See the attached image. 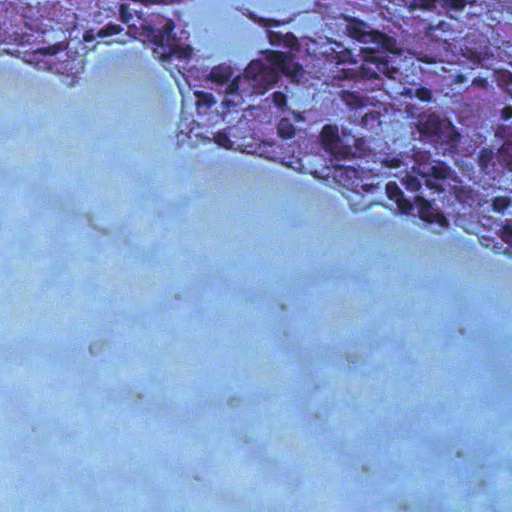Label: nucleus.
Returning <instances> with one entry per match:
<instances>
[{
    "instance_id": "obj_1",
    "label": "nucleus",
    "mask_w": 512,
    "mask_h": 512,
    "mask_svg": "<svg viewBox=\"0 0 512 512\" xmlns=\"http://www.w3.org/2000/svg\"><path fill=\"white\" fill-rule=\"evenodd\" d=\"M225 98L221 106L222 112L216 111V101L214 96L205 91H196V112L200 118L205 117V124L213 125L224 121L226 115L231 112L254 108L253 106L244 107L245 98L256 93V59H252L247 67L245 76H236L228 84L225 90Z\"/></svg>"
},
{
    "instance_id": "obj_2",
    "label": "nucleus",
    "mask_w": 512,
    "mask_h": 512,
    "mask_svg": "<svg viewBox=\"0 0 512 512\" xmlns=\"http://www.w3.org/2000/svg\"><path fill=\"white\" fill-rule=\"evenodd\" d=\"M175 28L174 21L169 19L164 26L153 33L152 42L156 45L154 53L159 55L162 62L176 57L178 59H189L193 54L191 46H180L178 39L173 34Z\"/></svg>"
},
{
    "instance_id": "obj_3",
    "label": "nucleus",
    "mask_w": 512,
    "mask_h": 512,
    "mask_svg": "<svg viewBox=\"0 0 512 512\" xmlns=\"http://www.w3.org/2000/svg\"><path fill=\"white\" fill-rule=\"evenodd\" d=\"M399 74V69L392 65L387 55L374 50L365 53L364 62L359 70L360 77L366 80L378 79L380 75L396 79Z\"/></svg>"
},
{
    "instance_id": "obj_4",
    "label": "nucleus",
    "mask_w": 512,
    "mask_h": 512,
    "mask_svg": "<svg viewBox=\"0 0 512 512\" xmlns=\"http://www.w3.org/2000/svg\"><path fill=\"white\" fill-rule=\"evenodd\" d=\"M265 58L279 75L296 76L301 71V66L295 61L293 55L281 51H266Z\"/></svg>"
},
{
    "instance_id": "obj_5",
    "label": "nucleus",
    "mask_w": 512,
    "mask_h": 512,
    "mask_svg": "<svg viewBox=\"0 0 512 512\" xmlns=\"http://www.w3.org/2000/svg\"><path fill=\"white\" fill-rule=\"evenodd\" d=\"M319 138L323 149L334 158L339 159L348 153L347 148L341 144L342 141L336 125H324Z\"/></svg>"
},
{
    "instance_id": "obj_6",
    "label": "nucleus",
    "mask_w": 512,
    "mask_h": 512,
    "mask_svg": "<svg viewBox=\"0 0 512 512\" xmlns=\"http://www.w3.org/2000/svg\"><path fill=\"white\" fill-rule=\"evenodd\" d=\"M419 131L430 137L435 143L442 144L446 142L448 148H455L459 142V134L455 130H450L447 140L443 139L441 123L437 119H429L420 124Z\"/></svg>"
},
{
    "instance_id": "obj_7",
    "label": "nucleus",
    "mask_w": 512,
    "mask_h": 512,
    "mask_svg": "<svg viewBox=\"0 0 512 512\" xmlns=\"http://www.w3.org/2000/svg\"><path fill=\"white\" fill-rule=\"evenodd\" d=\"M333 176L336 181L344 188L351 191H358L360 188L368 191L362 184V178L359 170L351 166H337L334 169Z\"/></svg>"
},
{
    "instance_id": "obj_8",
    "label": "nucleus",
    "mask_w": 512,
    "mask_h": 512,
    "mask_svg": "<svg viewBox=\"0 0 512 512\" xmlns=\"http://www.w3.org/2000/svg\"><path fill=\"white\" fill-rule=\"evenodd\" d=\"M280 79V75L275 68L265 66L258 59V95L265 94Z\"/></svg>"
},
{
    "instance_id": "obj_9",
    "label": "nucleus",
    "mask_w": 512,
    "mask_h": 512,
    "mask_svg": "<svg viewBox=\"0 0 512 512\" xmlns=\"http://www.w3.org/2000/svg\"><path fill=\"white\" fill-rule=\"evenodd\" d=\"M367 43L374 44L376 48L385 52L399 53L396 40L384 32L371 30Z\"/></svg>"
},
{
    "instance_id": "obj_10",
    "label": "nucleus",
    "mask_w": 512,
    "mask_h": 512,
    "mask_svg": "<svg viewBox=\"0 0 512 512\" xmlns=\"http://www.w3.org/2000/svg\"><path fill=\"white\" fill-rule=\"evenodd\" d=\"M367 43L374 44L376 48L385 52L399 53L396 40L384 32L371 30Z\"/></svg>"
},
{
    "instance_id": "obj_11",
    "label": "nucleus",
    "mask_w": 512,
    "mask_h": 512,
    "mask_svg": "<svg viewBox=\"0 0 512 512\" xmlns=\"http://www.w3.org/2000/svg\"><path fill=\"white\" fill-rule=\"evenodd\" d=\"M418 212L420 219L425 222H437L442 226L448 225V221L445 216L435 213L431 203L424 198H418Z\"/></svg>"
},
{
    "instance_id": "obj_12",
    "label": "nucleus",
    "mask_w": 512,
    "mask_h": 512,
    "mask_svg": "<svg viewBox=\"0 0 512 512\" xmlns=\"http://www.w3.org/2000/svg\"><path fill=\"white\" fill-rule=\"evenodd\" d=\"M233 69L229 65L220 64L217 66H214L209 75L208 78L212 82L222 85L224 83H227L230 78L232 77Z\"/></svg>"
},
{
    "instance_id": "obj_13",
    "label": "nucleus",
    "mask_w": 512,
    "mask_h": 512,
    "mask_svg": "<svg viewBox=\"0 0 512 512\" xmlns=\"http://www.w3.org/2000/svg\"><path fill=\"white\" fill-rule=\"evenodd\" d=\"M342 100L350 108L358 110L368 105V99L358 92L343 91Z\"/></svg>"
},
{
    "instance_id": "obj_14",
    "label": "nucleus",
    "mask_w": 512,
    "mask_h": 512,
    "mask_svg": "<svg viewBox=\"0 0 512 512\" xmlns=\"http://www.w3.org/2000/svg\"><path fill=\"white\" fill-rule=\"evenodd\" d=\"M367 28V24L363 21H355L348 25V32L349 35L358 42L367 43L370 34Z\"/></svg>"
},
{
    "instance_id": "obj_15",
    "label": "nucleus",
    "mask_w": 512,
    "mask_h": 512,
    "mask_svg": "<svg viewBox=\"0 0 512 512\" xmlns=\"http://www.w3.org/2000/svg\"><path fill=\"white\" fill-rule=\"evenodd\" d=\"M363 128L372 130L381 125V114L378 111L366 112L361 118Z\"/></svg>"
},
{
    "instance_id": "obj_16",
    "label": "nucleus",
    "mask_w": 512,
    "mask_h": 512,
    "mask_svg": "<svg viewBox=\"0 0 512 512\" xmlns=\"http://www.w3.org/2000/svg\"><path fill=\"white\" fill-rule=\"evenodd\" d=\"M278 135L283 140H288L295 135V126L287 118H282L277 125Z\"/></svg>"
},
{
    "instance_id": "obj_17",
    "label": "nucleus",
    "mask_w": 512,
    "mask_h": 512,
    "mask_svg": "<svg viewBox=\"0 0 512 512\" xmlns=\"http://www.w3.org/2000/svg\"><path fill=\"white\" fill-rule=\"evenodd\" d=\"M123 31V27L119 24L108 23L97 32V37L105 38L117 35Z\"/></svg>"
},
{
    "instance_id": "obj_18",
    "label": "nucleus",
    "mask_w": 512,
    "mask_h": 512,
    "mask_svg": "<svg viewBox=\"0 0 512 512\" xmlns=\"http://www.w3.org/2000/svg\"><path fill=\"white\" fill-rule=\"evenodd\" d=\"M386 195L389 200L396 202L401 199L404 194L400 187L395 182H388L385 187Z\"/></svg>"
},
{
    "instance_id": "obj_19",
    "label": "nucleus",
    "mask_w": 512,
    "mask_h": 512,
    "mask_svg": "<svg viewBox=\"0 0 512 512\" xmlns=\"http://www.w3.org/2000/svg\"><path fill=\"white\" fill-rule=\"evenodd\" d=\"M214 142L225 149H232L234 144L225 130L219 131L215 134Z\"/></svg>"
},
{
    "instance_id": "obj_20",
    "label": "nucleus",
    "mask_w": 512,
    "mask_h": 512,
    "mask_svg": "<svg viewBox=\"0 0 512 512\" xmlns=\"http://www.w3.org/2000/svg\"><path fill=\"white\" fill-rule=\"evenodd\" d=\"M510 199L506 196H497L492 200L493 210L496 212H503L510 206Z\"/></svg>"
},
{
    "instance_id": "obj_21",
    "label": "nucleus",
    "mask_w": 512,
    "mask_h": 512,
    "mask_svg": "<svg viewBox=\"0 0 512 512\" xmlns=\"http://www.w3.org/2000/svg\"><path fill=\"white\" fill-rule=\"evenodd\" d=\"M272 101L277 108L284 110L287 105L286 94L281 91H276L272 94Z\"/></svg>"
},
{
    "instance_id": "obj_22",
    "label": "nucleus",
    "mask_w": 512,
    "mask_h": 512,
    "mask_svg": "<svg viewBox=\"0 0 512 512\" xmlns=\"http://www.w3.org/2000/svg\"><path fill=\"white\" fill-rule=\"evenodd\" d=\"M431 175L438 180H444L448 176V168L444 165H434L431 168Z\"/></svg>"
},
{
    "instance_id": "obj_23",
    "label": "nucleus",
    "mask_w": 512,
    "mask_h": 512,
    "mask_svg": "<svg viewBox=\"0 0 512 512\" xmlns=\"http://www.w3.org/2000/svg\"><path fill=\"white\" fill-rule=\"evenodd\" d=\"M415 96L421 102H430L432 99V91L426 87H419L415 90Z\"/></svg>"
},
{
    "instance_id": "obj_24",
    "label": "nucleus",
    "mask_w": 512,
    "mask_h": 512,
    "mask_svg": "<svg viewBox=\"0 0 512 512\" xmlns=\"http://www.w3.org/2000/svg\"><path fill=\"white\" fill-rule=\"evenodd\" d=\"M395 203L397 204L399 211L404 215L410 214L413 210V204L404 196Z\"/></svg>"
},
{
    "instance_id": "obj_25",
    "label": "nucleus",
    "mask_w": 512,
    "mask_h": 512,
    "mask_svg": "<svg viewBox=\"0 0 512 512\" xmlns=\"http://www.w3.org/2000/svg\"><path fill=\"white\" fill-rule=\"evenodd\" d=\"M254 137L251 135L249 142H241L237 146L240 149V151L247 153V154H254L256 153V143L254 142Z\"/></svg>"
},
{
    "instance_id": "obj_26",
    "label": "nucleus",
    "mask_w": 512,
    "mask_h": 512,
    "mask_svg": "<svg viewBox=\"0 0 512 512\" xmlns=\"http://www.w3.org/2000/svg\"><path fill=\"white\" fill-rule=\"evenodd\" d=\"M284 34L280 32L268 31V39L271 45L281 46Z\"/></svg>"
},
{
    "instance_id": "obj_27",
    "label": "nucleus",
    "mask_w": 512,
    "mask_h": 512,
    "mask_svg": "<svg viewBox=\"0 0 512 512\" xmlns=\"http://www.w3.org/2000/svg\"><path fill=\"white\" fill-rule=\"evenodd\" d=\"M297 45V38L292 33H286L283 36L282 44L281 46L287 47V48H293Z\"/></svg>"
},
{
    "instance_id": "obj_28",
    "label": "nucleus",
    "mask_w": 512,
    "mask_h": 512,
    "mask_svg": "<svg viewBox=\"0 0 512 512\" xmlns=\"http://www.w3.org/2000/svg\"><path fill=\"white\" fill-rule=\"evenodd\" d=\"M120 19L123 23L128 24L130 20L133 18L132 13L129 11L128 7L125 4H122L119 9Z\"/></svg>"
},
{
    "instance_id": "obj_29",
    "label": "nucleus",
    "mask_w": 512,
    "mask_h": 512,
    "mask_svg": "<svg viewBox=\"0 0 512 512\" xmlns=\"http://www.w3.org/2000/svg\"><path fill=\"white\" fill-rule=\"evenodd\" d=\"M445 4L454 10H462L466 6V0H443Z\"/></svg>"
},
{
    "instance_id": "obj_30",
    "label": "nucleus",
    "mask_w": 512,
    "mask_h": 512,
    "mask_svg": "<svg viewBox=\"0 0 512 512\" xmlns=\"http://www.w3.org/2000/svg\"><path fill=\"white\" fill-rule=\"evenodd\" d=\"M418 2V6L422 9L430 10L435 8L437 0H416Z\"/></svg>"
},
{
    "instance_id": "obj_31",
    "label": "nucleus",
    "mask_w": 512,
    "mask_h": 512,
    "mask_svg": "<svg viewBox=\"0 0 512 512\" xmlns=\"http://www.w3.org/2000/svg\"><path fill=\"white\" fill-rule=\"evenodd\" d=\"M512 238V225H504L502 231V239L504 242L509 243Z\"/></svg>"
},
{
    "instance_id": "obj_32",
    "label": "nucleus",
    "mask_w": 512,
    "mask_h": 512,
    "mask_svg": "<svg viewBox=\"0 0 512 512\" xmlns=\"http://www.w3.org/2000/svg\"><path fill=\"white\" fill-rule=\"evenodd\" d=\"M501 118L503 120H509L512 118V106H505L501 110Z\"/></svg>"
},
{
    "instance_id": "obj_33",
    "label": "nucleus",
    "mask_w": 512,
    "mask_h": 512,
    "mask_svg": "<svg viewBox=\"0 0 512 512\" xmlns=\"http://www.w3.org/2000/svg\"><path fill=\"white\" fill-rule=\"evenodd\" d=\"M408 187H411L412 190H418L420 188V183L415 177H409L407 181Z\"/></svg>"
},
{
    "instance_id": "obj_34",
    "label": "nucleus",
    "mask_w": 512,
    "mask_h": 512,
    "mask_svg": "<svg viewBox=\"0 0 512 512\" xmlns=\"http://www.w3.org/2000/svg\"><path fill=\"white\" fill-rule=\"evenodd\" d=\"M473 84L480 88H486L488 85V81L486 78L477 77L473 80Z\"/></svg>"
},
{
    "instance_id": "obj_35",
    "label": "nucleus",
    "mask_w": 512,
    "mask_h": 512,
    "mask_svg": "<svg viewBox=\"0 0 512 512\" xmlns=\"http://www.w3.org/2000/svg\"><path fill=\"white\" fill-rule=\"evenodd\" d=\"M270 22H272V20H268L263 17H258V26L270 27L271 26ZM273 22H276V24H275L276 26L279 25V22L274 21V20H273Z\"/></svg>"
},
{
    "instance_id": "obj_36",
    "label": "nucleus",
    "mask_w": 512,
    "mask_h": 512,
    "mask_svg": "<svg viewBox=\"0 0 512 512\" xmlns=\"http://www.w3.org/2000/svg\"><path fill=\"white\" fill-rule=\"evenodd\" d=\"M399 163H400V161L398 159H393L391 161L390 167L397 168V167H399Z\"/></svg>"
},
{
    "instance_id": "obj_37",
    "label": "nucleus",
    "mask_w": 512,
    "mask_h": 512,
    "mask_svg": "<svg viewBox=\"0 0 512 512\" xmlns=\"http://www.w3.org/2000/svg\"><path fill=\"white\" fill-rule=\"evenodd\" d=\"M511 150H512V147H511ZM505 167H506L509 171H512V160L505 162Z\"/></svg>"
},
{
    "instance_id": "obj_38",
    "label": "nucleus",
    "mask_w": 512,
    "mask_h": 512,
    "mask_svg": "<svg viewBox=\"0 0 512 512\" xmlns=\"http://www.w3.org/2000/svg\"><path fill=\"white\" fill-rule=\"evenodd\" d=\"M249 18L256 22V14L255 13H250Z\"/></svg>"
},
{
    "instance_id": "obj_39",
    "label": "nucleus",
    "mask_w": 512,
    "mask_h": 512,
    "mask_svg": "<svg viewBox=\"0 0 512 512\" xmlns=\"http://www.w3.org/2000/svg\"><path fill=\"white\" fill-rule=\"evenodd\" d=\"M345 61H346V59H345V58H339V59H338V63H344Z\"/></svg>"
},
{
    "instance_id": "obj_40",
    "label": "nucleus",
    "mask_w": 512,
    "mask_h": 512,
    "mask_svg": "<svg viewBox=\"0 0 512 512\" xmlns=\"http://www.w3.org/2000/svg\"><path fill=\"white\" fill-rule=\"evenodd\" d=\"M500 156H501L502 158H504V156H505V151H502V152L500 153Z\"/></svg>"
}]
</instances>
